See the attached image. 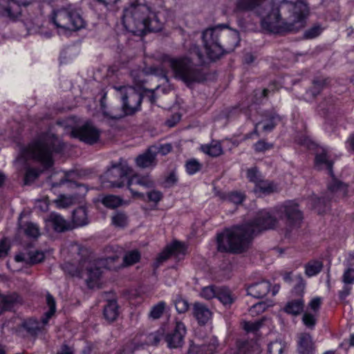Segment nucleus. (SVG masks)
I'll use <instances>...</instances> for the list:
<instances>
[{
  "label": "nucleus",
  "instance_id": "obj_26",
  "mask_svg": "<svg viewBox=\"0 0 354 354\" xmlns=\"http://www.w3.org/2000/svg\"><path fill=\"white\" fill-rule=\"evenodd\" d=\"M304 307V302L303 299H292L287 302L284 307V311L288 314L297 315L303 311Z\"/></svg>",
  "mask_w": 354,
  "mask_h": 354
},
{
  "label": "nucleus",
  "instance_id": "obj_36",
  "mask_svg": "<svg viewBox=\"0 0 354 354\" xmlns=\"http://www.w3.org/2000/svg\"><path fill=\"white\" fill-rule=\"evenodd\" d=\"M257 188L263 194H269L277 191V186L273 182L263 178L256 185Z\"/></svg>",
  "mask_w": 354,
  "mask_h": 354
},
{
  "label": "nucleus",
  "instance_id": "obj_22",
  "mask_svg": "<svg viewBox=\"0 0 354 354\" xmlns=\"http://www.w3.org/2000/svg\"><path fill=\"white\" fill-rule=\"evenodd\" d=\"M279 19V15L278 12L272 11V13L262 19L261 26L264 29L270 32H275L278 28Z\"/></svg>",
  "mask_w": 354,
  "mask_h": 354
},
{
  "label": "nucleus",
  "instance_id": "obj_30",
  "mask_svg": "<svg viewBox=\"0 0 354 354\" xmlns=\"http://www.w3.org/2000/svg\"><path fill=\"white\" fill-rule=\"evenodd\" d=\"M73 221L77 226H83L88 224V216L85 207H80L73 211Z\"/></svg>",
  "mask_w": 354,
  "mask_h": 354
},
{
  "label": "nucleus",
  "instance_id": "obj_8",
  "mask_svg": "<svg viewBox=\"0 0 354 354\" xmlns=\"http://www.w3.org/2000/svg\"><path fill=\"white\" fill-rule=\"evenodd\" d=\"M115 89L120 92V98L122 102V111L118 114L114 113L113 111L106 112L104 110L103 101H101L104 115L112 119H119L126 115L133 114L139 110L142 100L141 93L131 86L115 87Z\"/></svg>",
  "mask_w": 354,
  "mask_h": 354
},
{
  "label": "nucleus",
  "instance_id": "obj_31",
  "mask_svg": "<svg viewBox=\"0 0 354 354\" xmlns=\"http://www.w3.org/2000/svg\"><path fill=\"white\" fill-rule=\"evenodd\" d=\"M201 150L212 157H217L223 153L221 145L218 142H212L209 145H202Z\"/></svg>",
  "mask_w": 354,
  "mask_h": 354
},
{
  "label": "nucleus",
  "instance_id": "obj_10",
  "mask_svg": "<svg viewBox=\"0 0 354 354\" xmlns=\"http://www.w3.org/2000/svg\"><path fill=\"white\" fill-rule=\"evenodd\" d=\"M275 214L289 228L298 227L303 218L302 212L298 204L290 201L277 207Z\"/></svg>",
  "mask_w": 354,
  "mask_h": 354
},
{
  "label": "nucleus",
  "instance_id": "obj_52",
  "mask_svg": "<svg viewBox=\"0 0 354 354\" xmlns=\"http://www.w3.org/2000/svg\"><path fill=\"white\" fill-rule=\"evenodd\" d=\"M269 122L263 124V130L265 131H271L276 125V121L279 120V116L275 113H271L268 116Z\"/></svg>",
  "mask_w": 354,
  "mask_h": 354
},
{
  "label": "nucleus",
  "instance_id": "obj_25",
  "mask_svg": "<svg viewBox=\"0 0 354 354\" xmlns=\"http://www.w3.org/2000/svg\"><path fill=\"white\" fill-rule=\"evenodd\" d=\"M48 220L52 223L55 230L57 232H62L69 229V224L59 214L53 212L49 215Z\"/></svg>",
  "mask_w": 354,
  "mask_h": 354
},
{
  "label": "nucleus",
  "instance_id": "obj_38",
  "mask_svg": "<svg viewBox=\"0 0 354 354\" xmlns=\"http://www.w3.org/2000/svg\"><path fill=\"white\" fill-rule=\"evenodd\" d=\"M75 200V197L72 196L61 195L55 200V203L58 207L66 208L72 205Z\"/></svg>",
  "mask_w": 354,
  "mask_h": 354
},
{
  "label": "nucleus",
  "instance_id": "obj_45",
  "mask_svg": "<svg viewBox=\"0 0 354 354\" xmlns=\"http://www.w3.org/2000/svg\"><path fill=\"white\" fill-rule=\"evenodd\" d=\"M174 305L178 313H185L189 309L188 301L181 297H178L174 300Z\"/></svg>",
  "mask_w": 354,
  "mask_h": 354
},
{
  "label": "nucleus",
  "instance_id": "obj_5",
  "mask_svg": "<svg viewBox=\"0 0 354 354\" xmlns=\"http://www.w3.org/2000/svg\"><path fill=\"white\" fill-rule=\"evenodd\" d=\"M118 260L119 257L117 255L94 260L84 259L80 261L78 267L67 262L62 266V269L72 276L85 277L87 286L93 288L102 274V268L104 267L109 270L117 269L120 266L115 265L114 263Z\"/></svg>",
  "mask_w": 354,
  "mask_h": 354
},
{
  "label": "nucleus",
  "instance_id": "obj_35",
  "mask_svg": "<svg viewBox=\"0 0 354 354\" xmlns=\"http://www.w3.org/2000/svg\"><path fill=\"white\" fill-rule=\"evenodd\" d=\"M323 263L320 261H310L305 266V272L308 277L317 274L322 269Z\"/></svg>",
  "mask_w": 354,
  "mask_h": 354
},
{
  "label": "nucleus",
  "instance_id": "obj_37",
  "mask_svg": "<svg viewBox=\"0 0 354 354\" xmlns=\"http://www.w3.org/2000/svg\"><path fill=\"white\" fill-rule=\"evenodd\" d=\"M140 259V253L136 250H131L125 254L123 257V264L124 266H131L137 263Z\"/></svg>",
  "mask_w": 354,
  "mask_h": 354
},
{
  "label": "nucleus",
  "instance_id": "obj_40",
  "mask_svg": "<svg viewBox=\"0 0 354 354\" xmlns=\"http://www.w3.org/2000/svg\"><path fill=\"white\" fill-rule=\"evenodd\" d=\"M286 344L281 341H274L268 345L269 354H282Z\"/></svg>",
  "mask_w": 354,
  "mask_h": 354
},
{
  "label": "nucleus",
  "instance_id": "obj_15",
  "mask_svg": "<svg viewBox=\"0 0 354 354\" xmlns=\"http://www.w3.org/2000/svg\"><path fill=\"white\" fill-rule=\"evenodd\" d=\"M156 156L157 149L151 146L145 152L139 155L136 158V165L140 168L155 167L157 164Z\"/></svg>",
  "mask_w": 354,
  "mask_h": 354
},
{
  "label": "nucleus",
  "instance_id": "obj_46",
  "mask_svg": "<svg viewBox=\"0 0 354 354\" xmlns=\"http://www.w3.org/2000/svg\"><path fill=\"white\" fill-rule=\"evenodd\" d=\"M247 177L250 182L255 183L256 185L263 178L257 167L248 169L247 171Z\"/></svg>",
  "mask_w": 354,
  "mask_h": 354
},
{
  "label": "nucleus",
  "instance_id": "obj_58",
  "mask_svg": "<svg viewBox=\"0 0 354 354\" xmlns=\"http://www.w3.org/2000/svg\"><path fill=\"white\" fill-rule=\"evenodd\" d=\"M236 354H247L249 350V342L247 341L238 340L236 342Z\"/></svg>",
  "mask_w": 354,
  "mask_h": 354
},
{
  "label": "nucleus",
  "instance_id": "obj_64",
  "mask_svg": "<svg viewBox=\"0 0 354 354\" xmlns=\"http://www.w3.org/2000/svg\"><path fill=\"white\" fill-rule=\"evenodd\" d=\"M10 249V245L6 239H3L0 242V258L4 257L7 255Z\"/></svg>",
  "mask_w": 354,
  "mask_h": 354
},
{
  "label": "nucleus",
  "instance_id": "obj_24",
  "mask_svg": "<svg viewBox=\"0 0 354 354\" xmlns=\"http://www.w3.org/2000/svg\"><path fill=\"white\" fill-rule=\"evenodd\" d=\"M331 182L328 185V189L331 193H335L340 197H345L347 195V186L334 177V174L331 176Z\"/></svg>",
  "mask_w": 354,
  "mask_h": 354
},
{
  "label": "nucleus",
  "instance_id": "obj_16",
  "mask_svg": "<svg viewBox=\"0 0 354 354\" xmlns=\"http://www.w3.org/2000/svg\"><path fill=\"white\" fill-rule=\"evenodd\" d=\"M297 351L299 354H313L315 345L309 333H302L298 335Z\"/></svg>",
  "mask_w": 354,
  "mask_h": 354
},
{
  "label": "nucleus",
  "instance_id": "obj_7",
  "mask_svg": "<svg viewBox=\"0 0 354 354\" xmlns=\"http://www.w3.org/2000/svg\"><path fill=\"white\" fill-rule=\"evenodd\" d=\"M50 19L58 30V32L75 31L84 28L85 25L78 10L71 5L54 9Z\"/></svg>",
  "mask_w": 354,
  "mask_h": 354
},
{
  "label": "nucleus",
  "instance_id": "obj_57",
  "mask_svg": "<svg viewBox=\"0 0 354 354\" xmlns=\"http://www.w3.org/2000/svg\"><path fill=\"white\" fill-rule=\"evenodd\" d=\"M30 262L32 263H37L44 259V254L40 251L30 252L28 254Z\"/></svg>",
  "mask_w": 354,
  "mask_h": 354
},
{
  "label": "nucleus",
  "instance_id": "obj_43",
  "mask_svg": "<svg viewBox=\"0 0 354 354\" xmlns=\"http://www.w3.org/2000/svg\"><path fill=\"white\" fill-rule=\"evenodd\" d=\"M313 207L318 214L324 212L327 207V201L323 198H314L312 199Z\"/></svg>",
  "mask_w": 354,
  "mask_h": 354
},
{
  "label": "nucleus",
  "instance_id": "obj_59",
  "mask_svg": "<svg viewBox=\"0 0 354 354\" xmlns=\"http://www.w3.org/2000/svg\"><path fill=\"white\" fill-rule=\"evenodd\" d=\"M147 200L155 203H158L162 197V194L160 191L152 189L147 192Z\"/></svg>",
  "mask_w": 354,
  "mask_h": 354
},
{
  "label": "nucleus",
  "instance_id": "obj_20",
  "mask_svg": "<svg viewBox=\"0 0 354 354\" xmlns=\"http://www.w3.org/2000/svg\"><path fill=\"white\" fill-rule=\"evenodd\" d=\"M270 283L267 281H262L250 286L247 289L248 295L255 297H265L270 291Z\"/></svg>",
  "mask_w": 354,
  "mask_h": 354
},
{
  "label": "nucleus",
  "instance_id": "obj_27",
  "mask_svg": "<svg viewBox=\"0 0 354 354\" xmlns=\"http://www.w3.org/2000/svg\"><path fill=\"white\" fill-rule=\"evenodd\" d=\"M266 0H238L236 9L241 12L251 11L262 5Z\"/></svg>",
  "mask_w": 354,
  "mask_h": 354
},
{
  "label": "nucleus",
  "instance_id": "obj_63",
  "mask_svg": "<svg viewBox=\"0 0 354 354\" xmlns=\"http://www.w3.org/2000/svg\"><path fill=\"white\" fill-rule=\"evenodd\" d=\"M322 304V299L319 297L313 298L309 303L308 306L310 308L317 313L319 311Z\"/></svg>",
  "mask_w": 354,
  "mask_h": 354
},
{
  "label": "nucleus",
  "instance_id": "obj_14",
  "mask_svg": "<svg viewBox=\"0 0 354 354\" xmlns=\"http://www.w3.org/2000/svg\"><path fill=\"white\" fill-rule=\"evenodd\" d=\"M133 185H138L145 189H150L154 187V181L149 176H135L129 178L127 181V186L134 197H138L144 199L145 195L138 191H135L131 187Z\"/></svg>",
  "mask_w": 354,
  "mask_h": 354
},
{
  "label": "nucleus",
  "instance_id": "obj_19",
  "mask_svg": "<svg viewBox=\"0 0 354 354\" xmlns=\"http://www.w3.org/2000/svg\"><path fill=\"white\" fill-rule=\"evenodd\" d=\"M193 314L200 324H205L212 317V312L203 304L195 302L193 305Z\"/></svg>",
  "mask_w": 354,
  "mask_h": 354
},
{
  "label": "nucleus",
  "instance_id": "obj_32",
  "mask_svg": "<svg viewBox=\"0 0 354 354\" xmlns=\"http://www.w3.org/2000/svg\"><path fill=\"white\" fill-rule=\"evenodd\" d=\"M112 224L117 227H124L127 225L129 218L124 212L116 211L111 216Z\"/></svg>",
  "mask_w": 354,
  "mask_h": 354
},
{
  "label": "nucleus",
  "instance_id": "obj_11",
  "mask_svg": "<svg viewBox=\"0 0 354 354\" xmlns=\"http://www.w3.org/2000/svg\"><path fill=\"white\" fill-rule=\"evenodd\" d=\"M131 171V168L125 163L120 161L110 168L103 176L102 183L109 185H104L106 187H122L127 183L129 175Z\"/></svg>",
  "mask_w": 354,
  "mask_h": 354
},
{
  "label": "nucleus",
  "instance_id": "obj_6",
  "mask_svg": "<svg viewBox=\"0 0 354 354\" xmlns=\"http://www.w3.org/2000/svg\"><path fill=\"white\" fill-rule=\"evenodd\" d=\"M63 149V143L56 136L46 133L39 136L28 147L24 148L22 154L25 158H32L48 168L53 165V154L60 153Z\"/></svg>",
  "mask_w": 354,
  "mask_h": 354
},
{
  "label": "nucleus",
  "instance_id": "obj_1",
  "mask_svg": "<svg viewBox=\"0 0 354 354\" xmlns=\"http://www.w3.org/2000/svg\"><path fill=\"white\" fill-rule=\"evenodd\" d=\"M277 216L275 209L272 212L261 210L250 222L225 230L217 236L218 250L233 254L245 252L253 236L277 227Z\"/></svg>",
  "mask_w": 354,
  "mask_h": 354
},
{
  "label": "nucleus",
  "instance_id": "obj_34",
  "mask_svg": "<svg viewBox=\"0 0 354 354\" xmlns=\"http://www.w3.org/2000/svg\"><path fill=\"white\" fill-rule=\"evenodd\" d=\"M101 202L105 207L110 209H115L122 204V198L115 195L104 196Z\"/></svg>",
  "mask_w": 354,
  "mask_h": 354
},
{
  "label": "nucleus",
  "instance_id": "obj_29",
  "mask_svg": "<svg viewBox=\"0 0 354 354\" xmlns=\"http://www.w3.org/2000/svg\"><path fill=\"white\" fill-rule=\"evenodd\" d=\"M104 316L109 322H113L118 316V306L115 301L108 302L104 308Z\"/></svg>",
  "mask_w": 354,
  "mask_h": 354
},
{
  "label": "nucleus",
  "instance_id": "obj_17",
  "mask_svg": "<svg viewBox=\"0 0 354 354\" xmlns=\"http://www.w3.org/2000/svg\"><path fill=\"white\" fill-rule=\"evenodd\" d=\"M21 302V298L16 292L8 295L0 293V315L5 311L10 310L16 304Z\"/></svg>",
  "mask_w": 354,
  "mask_h": 354
},
{
  "label": "nucleus",
  "instance_id": "obj_49",
  "mask_svg": "<svg viewBox=\"0 0 354 354\" xmlns=\"http://www.w3.org/2000/svg\"><path fill=\"white\" fill-rule=\"evenodd\" d=\"M40 172L37 169L28 168L25 174L24 183L26 185L32 183L39 176Z\"/></svg>",
  "mask_w": 354,
  "mask_h": 354
},
{
  "label": "nucleus",
  "instance_id": "obj_3",
  "mask_svg": "<svg viewBox=\"0 0 354 354\" xmlns=\"http://www.w3.org/2000/svg\"><path fill=\"white\" fill-rule=\"evenodd\" d=\"M226 26L218 25L205 30L203 41L206 53L212 60L219 59L224 53L232 52L239 43V33L226 30Z\"/></svg>",
  "mask_w": 354,
  "mask_h": 354
},
{
  "label": "nucleus",
  "instance_id": "obj_53",
  "mask_svg": "<svg viewBox=\"0 0 354 354\" xmlns=\"http://www.w3.org/2000/svg\"><path fill=\"white\" fill-rule=\"evenodd\" d=\"M268 307V305L265 301H260L255 304H254L250 308V313L252 316H254L256 315H258L259 313H261L264 312L266 308Z\"/></svg>",
  "mask_w": 354,
  "mask_h": 354
},
{
  "label": "nucleus",
  "instance_id": "obj_54",
  "mask_svg": "<svg viewBox=\"0 0 354 354\" xmlns=\"http://www.w3.org/2000/svg\"><path fill=\"white\" fill-rule=\"evenodd\" d=\"M186 170L189 174H194L201 169V164L196 160H189L186 163Z\"/></svg>",
  "mask_w": 354,
  "mask_h": 354
},
{
  "label": "nucleus",
  "instance_id": "obj_60",
  "mask_svg": "<svg viewBox=\"0 0 354 354\" xmlns=\"http://www.w3.org/2000/svg\"><path fill=\"white\" fill-rule=\"evenodd\" d=\"M274 86L272 85L270 88H263L261 91H256L255 97H257V100L261 102L263 98L267 97L270 93L274 92Z\"/></svg>",
  "mask_w": 354,
  "mask_h": 354
},
{
  "label": "nucleus",
  "instance_id": "obj_33",
  "mask_svg": "<svg viewBox=\"0 0 354 354\" xmlns=\"http://www.w3.org/2000/svg\"><path fill=\"white\" fill-rule=\"evenodd\" d=\"M167 304L164 301H160L151 306L149 313V317L152 319H158L163 315Z\"/></svg>",
  "mask_w": 354,
  "mask_h": 354
},
{
  "label": "nucleus",
  "instance_id": "obj_47",
  "mask_svg": "<svg viewBox=\"0 0 354 354\" xmlns=\"http://www.w3.org/2000/svg\"><path fill=\"white\" fill-rule=\"evenodd\" d=\"M169 248L172 255L179 257L180 255H184L185 254V245L179 241H174L171 245H169Z\"/></svg>",
  "mask_w": 354,
  "mask_h": 354
},
{
  "label": "nucleus",
  "instance_id": "obj_9",
  "mask_svg": "<svg viewBox=\"0 0 354 354\" xmlns=\"http://www.w3.org/2000/svg\"><path fill=\"white\" fill-rule=\"evenodd\" d=\"M281 9H288L292 12V21L289 23L287 30L297 32L306 24L308 15V8L304 0H283L280 4Z\"/></svg>",
  "mask_w": 354,
  "mask_h": 354
},
{
  "label": "nucleus",
  "instance_id": "obj_39",
  "mask_svg": "<svg viewBox=\"0 0 354 354\" xmlns=\"http://www.w3.org/2000/svg\"><path fill=\"white\" fill-rule=\"evenodd\" d=\"M222 198L226 201H228L230 202H232L234 204L238 205V204H241L243 201V200L245 198V196L241 192H233L225 194L223 196H222Z\"/></svg>",
  "mask_w": 354,
  "mask_h": 354
},
{
  "label": "nucleus",
  "instance_id": "obj_62",
  "mask_svg": "<svg viewBox=\"0 0 354 354\" xmlns=\"http://www.w3.org/2000/svg\"><path fill=\"white\" fill-rule=\"evenodd\" d=\"M46 303L49 307L48 314L53 315L56 310L55 301L54 297L50 294L46 295Z\"/></svg>",
  "mask_w": 354,
  "mask_h": 354
},
{
  "label": "nucleus",
  "instance_id": "obj_28",
  "mask_svg": "<svg viewBox=\"0 0 354 354\" xmlns=\"http://www.w3.org/2000/svg\"><path fill=\"white\" fill-rule=\"evenodd\" d=\"M216 298L225 306H230L235 300V297L230 290L225 287L218 288Z\"/></svg>",
  "mask_w": 354,
  "mask_h": 354
},
{
  "label": "nucleus",
  "instance_id": "obj_23",
  "mask_svg": "<svg viewBox=\"0 0 354 354\" xmlns=\"http://www.w3.org/2000/svg\"><path fill=\"white\" fill-rule=\"evenodd\" d=\"M330 80L328 77H317L313 80L312 86L308 89V93L313 97L320 94L329 84Z\"/></svg>",
  "mask_w": 354,
  "mask_h": 354
},
{
  "label": "nucleus",
  "instance_id": "obj_51",
  "mask_svg": "<svg viewBox=\"0 0 354 354\" xmlns=\"http://www.w3.org/2000/svg\"><path fill=\"white\" fill-rule=\"evenodd\" d=\"M254 149L257 153H263L273 148L272 143L265 142L263 140H259L254 146Z\"/></svg>",
  "mask_w": 354,
  "mask_h": 354
},
{
  "label": "nucleus",
  "instance_id": "obj_12",
  "mask_svg": "<svg viewBox=\"0 0 354 354\" xmlns=\"http://www.w3.org/2000/svg\"><path fill=\"white\" fill-rule=\"evenodd\" d=\"M71 135L84 142L92 145L99 140L100 131L93 125L86 122L81 127L73 129Z\"/></svg>",
  "mask_w": 354,
  "mask_h": 354
},
{
  "label": "nucleus",
  "instance_id": "obj_56",
  "mask_svg": "<svg viewBox=\"0 0 354 354\" xmlns=\"http://www.w3.org/2000/svg\"><path fill=\"white\" fill-rule=\"evenodd\" d=\"M342 282L344 284L351 285L354 283V269L348 268L346 270L342 276Z\"/></svg>",
  "mask_w": 354,
  "mask_h": 354
},
{
  "label": "nucleus",
  "instance_id": "obj_44",
  "mask_svg": "<svg viewBox=\"0 0 354 354\" xmlns=\"http://www.w3.org/2000/svg\"><path fill=\"white\" fill-rule=\"evenodd\" d=\"M143 73L146 74H151L155 75L156 76L160 77V78H162L166 80V82H168V78L167 76L166 71L162 69V68L156 67V66H151L149 68H146Z\"/></svg>",
  "mask_w": 354,
  "mask_h": 354
},
{
  "label": "nucleus",
  "instance_id": "obj_4",
  "mask_svg": "<svg viewBox=\"0 0 354 354\" xmlns=\"http://www.w3.org/2000/svg\"><path fill=\"white\" fill-rule=\"evenodd\" d=\"M190 54L192 57L167 56L165 58V62L168 63L174 77L183 81L187 86L194 83H201L205 80L204 73L194 63V56L197 57L199 64L204 62L203 55L198 46H193L190 49Z\"/></svg>",
  "mask_w": 354,
  "mask_h": 354
},
{
  "label": "nucleus",
  "instance_id": "obj_41",
  "mask_svg": "<svg viewBox=\"0 0 354 354\" xmlns=\"http://www.w3.org/2000/svg\"><path fill=\"white\" fill-rule=\"evenodd\" d=\"M24 231L26 235L33 239H37L40 235L39 227L33 223H26Z\"/></svg>",
  "mask_w": 354,
  "mask_h": 354
},
{
  "label": "nucleus",
  "instance_id": "obj_42",
  "mask_svg": "<svg viewBox=\"0 0 354 354\" xmlns=\"http://www.w3.org/2000/svg\"><path fill=\"white\" fill-rule=\"evenodd\" d=\"M217 286H209L204 287L201 292V296L205 299H211L216 297V293L218 290Z\"/></svg>",
  "mask_w": 354,
  "mask_h": 354
},
{
  "label": "nucleus",
  "instance_id": "obj_2",
  "mask_svg": "<svg viewBox=\"0 0 354 354\" xmlns=\"http://www.w3.org/2000/svg\"><path fill=\"white\" fill-rule=\"evenodd\" d=\"M122 19L125 28L137 35H142L147 31L158 32L163 27L157 14L137 0L131 1L124 8Z\"/></svg>",
  "mask_w": 354,
  "mask_h": 354
},
{
  "label": "nucleus",
  "instance_id": "obj_50",
  "mask_svg": "<svg viewBox=\"0 0 354 354\" xmlns=\"http://www.w3.org/2000/svg\"><path fill=\"white\" fill-rule=\"evenodd\" d=\"M302 322L307 328L313 329L317 323V319L313 314L305 313L302 316Z\"/></svg>",
  "mask_w": 354,
  "mask_h": 354
},
{
  "label": "nucleus",
  "instance_id": "obj_21",
  "mask_svg": "<svg viewBox=\"0 0 354 354\" xmlns=\"http://www.w3.org/2000/svg\"><path fill=\"white\" fill-rule=\"evenodd\" d=\"M21 327L33 337H36L43 331V326L41 323L33 317L24 319L21 324Z\"/></svg>",
  "mask_w": 354,
  "mask_h": 354
},
{
  "label": "nucleus",
  "instance_id": "obj_18",
  "mask_svg": "<svg viewBox=\"0 0 354 354\" xmlns=\"http://www.w3.org/2000/svg\"><path fill=\"white\" fill-rule=\"evenodd\" d=\"M315 166L318 169H326L328 171V174L333 176V162L329 159L326 151L324 149H318L315 155Z\"/></svg>",
  "mask_w": 354,
  "mask_h": 354
},
{
  "label": "nucleus",
  "instance_id": "obj_61",
  "mask_svg": "<svg viewBox=\"0 0 354 354\" xmlns=\"http://www.w3.org/2000/svg\"><path fill=\"white\" fill-rule=\"evenodd\" d=\"M262 325V321H257L254 322H245L243 325L244 329L247 332H255L258 330Z\"/></svg>",
  "mask_w": 354,
  "mask_h": 354
},
{
  "label": "nucleus",
  "instance_id": "obj_13",
  "mask_svg": "<svg viewBox=\"0 0 354 354\" xmlns=\"http://www.w3.org/2000/svg\"><path fill=\"white\" fill-rule=\"evenodd\" d=\"M185 333L186 328L183 323L176 322L174 331L171 333H168L165 337L167 346L169 348H178L181 346Z\"/></svg>",
  "mask_w": 354,
  "mask_h": 354
},
{
  "label": "nucleus",
  "instance_id": "obj_48",
  "mask_svg": "<svg viewBox=\"0 0 354 354\" xmlns=\"http://www.w3.org/2000/svg\"><path fill=\"white\" fill-rule=\"evenodd\" d=\"M162 335L163 332L160 330L149 334L147 337V344L153 346L158 345L162 339Z\"/></svg>",
  "mask_w": 354,
  "mask_h": 354
},
{
  "label": "nucleus",
  "instance_id": "obj_55",
  "mask_svg": "<svg viewBox=\"0 0 354 354\" xmlns=\"http://www.w3.org/2000/svg\"><path fill=\"white\" fill-rule=\"evenodd\" d=\"M322 32V28L319 26H315L304 32V37L306 39H313Z\"/></svg>",
  "mask_w": 354,
  "mask_h": 354
}]
</instances>
